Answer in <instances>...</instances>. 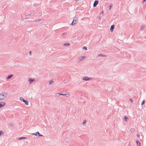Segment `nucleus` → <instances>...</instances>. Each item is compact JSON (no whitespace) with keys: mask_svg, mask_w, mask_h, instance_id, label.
<instances>
[{"mask_svg":"<svg viewBox=\"0 0 146 146\" xmlns=\"http://www.w3.org/2000/svg\"><path fill=\"white\" fill-rule=\"evenodd\" d=\"M99 1L98 0H96L94 1V4L93 7H96L97 5L98 4Z\"/></svg>","mask_w":146,"mask_h":146,"instance_id":"5","label":"nucleus"},{"mask_svg":"<svg viewBox=\"0 0 146 146\" xmlns=\"http://www.w3.org/2000/svg\"><path fill=\"white\" fill-rule=\"evenodd\" d=\"M85 58V56H82L80 57L78 59L80 60V61L84 59Z\"/></svg>","mask_w":146,"mask_h":146,"instance_id":"8","label":"nucleus"},{"mask_svg":"<svg viewBox=\"0 0 146 146\" xmlns=\"http://www.w3.org/2000/svg\"><path fill=\"white\" fill-rule=\"evenodd\" d=\"M86 123V120L85 119L84 120V121L82 123V124L84 125H85V124Z\"/></svg>","mask_w":146,"mask_h":146,"instance_id":"17","label":"nucleus"},{"mask_svg":"<svg viewBox=\"0 0 146 146\" xmlns=\"http://www.w3.org/2000/svg\"><path fill=\"white\" fill-rule=\"evenodd\" d=\"M65 33H63L62 35L63 36V35H64L65 34Z\"/></svg>","mask_w":146,"mask_h":146,"instance_id":"36","label":"nucleus"},{"mask_svg":"<svg viewBox=\"0 0 146 146\" xmlns=\"http://www.w3.org/2000/svg\"><path fill=\"white\" fill-rule=\"evenodd\" d=\"M32 134L33 135H34L36 136L38 135L40 137L43 136V135L41 134H40L38 131H37V132L35 133H32Z\"/></svg>","mask_w":146,"mask_h":146,"instance_id":"4","label":"nucleus"},{"mask_svg":"<svg viewBox=\"0 0 146 146\" xmlns=\"http://www.w3.org/2000/svg\"><path fill=\"white\" fill-rule=\"evenodd\" d=\"M31 52H32L31 51H30L29 52V54H30V55H31Z\"/></svg>","mask_w":146,"mask_h":146,"instance_id":"34","label":"nucleus"},{"mask_svg":"<svg viewBox=\"0 0 146 146\" xmlns=\"http://www.w3.org/2000/svg\"><path fill=\"white\" fill-rule=\"evenodd\" d=\"M104 11L103 10L101 12V13H104Z\"/></svg>","mask_w":146,"mask_h":146,"instance_id":"35","label":"nucleus"},{"mask_svg":"<svg viewBox=\"0 0 146 146\" xmlns=\"http://www.w3.org/2000/svg\"><path fill=\"white\" fill-rule=\"evenodd\" d=\"M130 131L131 132H133L135 131V130L134 128H132L130 129Z\"/></svg>","mask_w":146,"mask_h":146,"instance_id":"20","label":"nucleus"},{"mask_svg":"<svg viewBox=\"0 0 146 146\" xmlns=\"http://www.w3.org/2000/svg\"><path fill=\"white\" fill-rule=\"evenodd\" d=\"M5 103L2 102H0V108L3 107L5 106Z\"/></svg>","mask_w":146,"mask_h":146,"instance_id":"6","label":"nucleus"},{"mask_svg":"<svg viewBox=\"0 0 146 146\" xmlns=\"http://www.w3.org/2000/svg\"><path fill=\"white\" fill-rule=\"evenodd\" d=\"M83 49L85 50H87V48L86 46H84L83 47Z\"/></svg>","mask_w":146,"mask_h":146,"instance_id":"24","label":"nucleus"},{"mask_svg":"<svg viewBox=\"0 0 146 146\" xmlns=\"http://www.w3.org/2000/svg\"><path fill=\"white\" fill-rule=\"evenodd\" d=\"M92 79V78H89L87 76H85L83 78V79L84 80L87 81L90 80Z\"/></svg>","mask_w":146,"mask_h":146,"instance_id":"3","label":"nucleus"},{"mask_svg":"<svg viewBox=\"0 0 146 146\" xmlns=\"http://www.w3.org/2000/svg\"><path fill=\"white\" fill-rule=\"evenodd\" d=\"M124 119L125 121H127L129 119V118L126 116L124 117Z\"/></svg>","mask_w":146,"mask_h":146,"instance_id":"14","label":"nucleus"},{"mask_svg":"<svg viewBox=\"0 0 146 146\" xmlns=\"http://www.w3.org/2000/svg\"><path fill=\"white\" fill-rule=\"evenodd\" d=\"M145 1H146V0H144L143 1V2H145Z\"/></svg>","mask_w":146,"mask_h":146,"instance_id":"37","label":"nucleus"},{"mask_svg":"<svg viewBox=\"0 0 146 146\" xmlns=\"http://www.w3.org/2000/svg\"><path fill=\"white\" fill-rule=\"evenodd\" d=\"M70 45V44L69 43H65L64 44V46H67Z\"/></svg>","mask_w":146,"mask_h":146,"instance_id":"16","label":"nucleus"},{"mask_svg":"<svg viewBox=\"0 0 146 146\" xmlns=\"http://www.w3.org/2000/svg\"><path fill=\"white\" fill-rule=\"evenodd\" d=\"M145 25H143L141 27V30H143V29L145 28Z\"/></svg>","mask_w":146,"mask_h":146,"instance_id":"18","label":"nucleus"},{"mask_svg":"<svg viewBox=\"0 0 146 146\" xmlns=\"http://www.w3.org/2000/svg\"><path fill=\"white\" fill-rule=\"evenodd\" d=\"M112 6V4H111L109 6V9H110L111 8V7Z\"/></svg>","mask_w":146,"mask_h":146,"instance_id":"29","label":"nucleus"},{"mask_svg":"<svg viewBox=\"0 0 146 146\" xmlns=\"http://www.w3.org/2000/svg\"><path fill=\"white\" fill-rule=\"evenodd\" d=\"M145 104V100H144L142 102L141 104V105H142L144 104Z\"/></svg>","mask_w":146,"mask_h":146,"instance_id":"26","label":"nucleus"},{"mask_svg":"<svg viewBox=\"0 0 146 146\" xmlns=\"http://www.w3.org/2000/svg\"><path fill=\"white\" fill-rule=\"evenodd\" d=\"M4 133L2 131H0V135H1L2 133Z\"/></svg>","mask_w":146,"mask_h":146,"instance_id":"27","label":"nucleus"},{"mask_svg":"<svg viewBox=\"0 0 146 146\" xmlns=\"http://www.w3.org/2000/svg\"><path fill=\"white\" fill-rule=\"evenodd\" d=\"M137 137H140V135H139V134H137Z\"/></svg>","mask_w":146,"mask_h":146,"instance_id":"32","label":"nucleus"},{"mask_svg":"<svg viewBox=\"0 0 146 146\" xmlns=\"http://www.w3.org/2000/svg\"><path fill=\"white\" fill-rule=\"evenodd\" d=\"M41 19H36L35 21L36 22H38V21H41Z\"/></svg>","mask_w":146,"mask_h":146,"instance_id":"25","label":"nucleus"},{"mask_svg":"<svg viewBox=\"0 0 146 146\" xmlns=\"http://www.w3.org/2000/svg\"><path fill=\"white\" fill-rule=\"evenodd\" d=\"M100 56H103V57H106V56H107L105 55H104V54H99L98 55V56L100 57Z\"/></svg>","mask_w":146,"mask_h":146,"instance_id":"15","label":"nucleus"},{"mask_svg":"<svg viewBox=\"0 0 146 146\" xmlns=\"http://www.w3.org/2000/svg\"><path fill=\"white\" fill-rule=\"evenodd\" d=\"M77 19V18L75 17L73 19L72 22L71 24V25H75L76 23V21Z\"/></svg>","mask_w":146,"mask_h":146,"instance_id":"2","label":"nucleus"},{"mask_svg":"<svg viewBox=\"0 0 146 146\" xmlns=\"http://www.w3.org/2000/svg\"><path fill=\"white\" fill-rule=\"evenodd\" d=\"M28 19V18H25V19Z\"/></svg>","mask_w":146,"mask_h":146,"instance_id":"39","label":"nucleus"},{"mask_svg":"<svg viewBox=\"0 0 146 146\" xmlns=\"http://www.w3.org/2000/svg\"><path fill=\"white\" fill-rule=\"evenodd\" d=\"M75 1L77 2V1H80L81 0H74Z\"/></svg>","mask_w":146,"mask_h":146,"instance_id":"33","label":"nucleus"},{"mask_svg":"<svg viewBox=\"0 0 146 146\" xmlns=\"http://www.w3.org/2000/svg\"><path fill=\"white\" fill-rule=\"evenodd\" d=\"M68 96H70V94H68Z\"/></svg>","mask_w":146,"mask_h":146,"instance_id":"38","label":"nucleus"},{"mask_svg":"<svg viewBox=\"0 0 146 146\" xmlns=\"http://www.w3.org/2000/svg\"><path fill=\"white\" fill-rule=\"evenodd\" d=\"M7 93L5 92H3L0 94V100L4 99L7 96Z\"/></svg>","mask_w":146,"mask_h":146,"instance_id":"1","label":"nucleus"},{"mask_svg":"<svg viewBox=\"0 0 146 146\" xmlns=\"http://www.w3.org/2000/svg\"><path fill=\"white\" fill-rule=\"evenodd\" d=\"M53 82H54L53 81L51 80L49 82V84L50 85H51V84H52Z\"/></svg>","mask_w":146,"mask_h":146,"instance_id":"21","label":"nucleus"},{"mask_svg":"<svg viewBox=\"0 0 146 146\" xmlns=\"http://www.w3.org/2000/svg\"><path fill=\"white\" fill-rule=\"evenodd\" d=\"M13 76V75L12 74H10L9 75L7 78V79H9L11 78L12 76Z\"/></svg>","mask_w":146,"mask_h":146,"instance_id":"9","label":"nucleus"},{"mask_svg":"<svg viewBox=\"0 0 146 146\" xmlns=\"http://www.w3.org/2000/svg\"><path fill=\"white\" fill-rule=\"evenodd\" d=\"M27 139V138L26 137H20L18 138L17 139L18 140H21L22 139Z\"/></svg>","mask_w":146,"mask_h":146,"instance_id":"12","label":"nucleus"},{"mask_svg":"<svg viewBox=\"0 0 146 146\" xmlns=\"http://www.w3.org/2000/svg\"><path fill=\"white\" fill-rule=\"evenodd\" d=\"M20 99L22 101H23V100H25L22 97H20Z\"/></svg>","mask_w":146,"mask_h":146,"instance_id":"23","label":"nucleus"},{"mask_svg":"<svg viewBox=\"0 0 146 146\" xmlns=\"http://www.w3.org/2000/svg\"><path fill=\"white\" fill-rule=\"evenodd\" d=\"M98 18L99 19H100L101 18V17L100 16H98Z\"/></svg>","mask_w":146,"mask_h":146,"instance_id":"31","label":"nucleus"},{"mask_svg":"<svg viewBox=\"0 0 146 146\" xmlns=\"http://www.w3.org/2000/svg\"><path fill=\"white\" fill-rule=\"evenodd\" d=\"M9 125L10 126H12L13 125V123L12 122H10L9 123Z\"/></svg>","mask_w":146,"mask_h":146,"instance_id":"22","label":"nucleus"},{"mask_svg":"<svg viewBox=\"0 0 146 146\" xmlns=\"http://www.w3.org/2000/svg\"><path fill=\"white\" fill-rule=\"evenodd\" d=\"M129 101L131 102L132 103L133 102V100L132 99H129Z\"/></svg>","mask_w":146,"mask_h":146,"instance_id":"30","label":"nucleus"},{"mask_svg":"<svg viewBox=\"0 0 146 146\" xmlns=\"http://www.w3.org/2000/svg\"><path fill=\"white\" fill-rule=\"evenodd\" d=\"M23 102L25 103V104L27 105H28L29 104V103L27 101L25 100H23Z\"/></svg>","mask_w":146,"mask_h":146,"instance_id":"11","label":"nucleus"},{"mask_svg":"<svg viewBox=\"0 0 146 146\" xmlns=\"http://www.w3.org/2000/svg\"><path fill=\"white\" fill-rule=\"evenodd\" d=\"M114 27H115V25H113L111 26V28H110V30L111 32H112L113 31V30L114 29Z\"/></svg>","mask_w":146,"mask_h":146,"instance_id":"7","label":"nucleus"},{"mask_svg":"<svg viewBox=\"0 0 146 146\" xmlns=\"http://www.w3.org/2000/svg\"><path fill=\"white\" fill-rule=\"evenodd\" d=\"M60 94V93H56L55 94V96H59L60 95H59V94Z\"/></svg>","mask_w":146,"mask_h":146,"instance_id":"19","label":"nucleus"},{"mask_svg":"<svg viewBox=\"0 0 146 146\" xmlns=\"http://www.w3.org/2000/svg\"><path fill=\"white\" fill-rule=\"evenodd\" d=\"M136 143L138 146H140L141 145V143L138 140H136Z\"/></svg>","mask_w":146,"mask_h":146,"instance_id":"10","label":"nucleus"},{"mask_svg":"<svg viewBox=\"0 0 146 146\" xmlns=\"http://www.w3.org/2000/svg\"><path fill=\"white\" fill-rule=\"evenodd\" d=\"M35 80L34 79H32L31 78H30L29 80V81L30 82V83H32Z\"/></svg>","mask_w":146,"mask_h":146,"instance_id":"13","label":"nucleus"},{"mask_svg":"<svg viewBox=\"0 0 146 146\" xmlns=\"http://www.w3.org/2000/svg\"><path fill=\"white\" fill-rule=\"evenodd\" d=\"M67 94H61L60 93L59 94V95H62V96H66Z\"/></svg>","mask_w":146,"mask_h":146,"instance_id":"28","label":"nucleus"}]
</instances>
